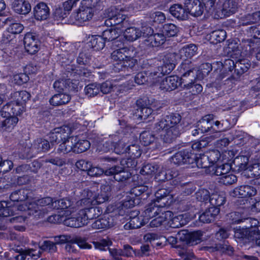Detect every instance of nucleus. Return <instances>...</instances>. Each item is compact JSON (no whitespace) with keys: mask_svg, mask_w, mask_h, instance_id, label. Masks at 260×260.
I'll return each mask as SVG.
<instances>
[{"mask_svg":"<svg viewBox=\"0 0 260 260\" xmlns=\"http://www.w3.org/2000/svg\"><path fill=\"white\" fill-rule=\"evenodd\" d=\"M181 120V116L179 114L166 115L154 124L153 132L160 134L164 142L172 143L183 132Z\"/></svg>","mask_w":260,"mask_h":260,"instance_id":"nucleus-1","label":"nucleus"},{"mask_svg":"<svg viewBox=\"0 0 260 260\" xmlns=\"http://www.w3.org/2000/svg\"><path fill=\"white\" fill-rule=\"evenodd\" d=\"M71 129L69 127L62 126L55 128L49 134V140L52 145L54 143L61 142L57 149V152L59 154H68L74 152V136H70Z\"/></svg>","mask_w":260,"mask_h":260,"instance_id":"nucleus-2","label":"nucleus"},{"mask_svg":"<svg viewBox=\"0 0 260 260\" xmlns=\"http://www.w3.org/2000/svg\"><path fill=\"white\" fill-rule=\"evenodd\" d=\"M111 186L109 184H103L99 192H93L88 189H84L82 193V199L78 204L84 206L95 205L107 201L110 196Z\"/></svg>","mask_w":260,"mask_h":260,"instance_id":"nucleus-3","label":"nucleus"},{"mask_svg":"<svg viewBox=\"0 0 260 260\" xmlns=\"http://www.w3.org/2000/svg\"><path fill=\"white\" fill-rule=\"evenodd\" d=\"M19 209L21 210H26L29 215H33L37 218H40L54 209V201L50 197L44 198L28 204L22 205Z\"/></svg>","mask_w":260,"mask_h":260,"instance_id":"nucleus-4","label":"nucleus"},{"mask_svg":"<svg viewBox=\"0 0 260 260\" xmlns=\"http://www.w3.org/2000/svg\"><path fill=\"white\" fill-rule=\"evenodd\" d=\"M27 144L24 143L20 146L19 148V155L22 159L29 158L31 157L32 152H46L51 148V143L46 139L39 138L35 139L31 144V148L26 147Z\"/></svg>","mask_w":260,"mask_h":260,"instance_id":"nucleus-5","label":"nucleus"},{"mask_svg":"<svg viewBox=\"0 0 260 260\" xmlns=\"http://www.w3.org/2000/svg\"><path fill=\"white\" fill-rule=\"evenodd\" d=\"M198 69V66L194 62L190 60H184L180 65L182 75L179 80L180 85L183 88L188 87L195 82L197 79L196 71Z\"/></svg>","mask_w":260,"mask_h":260,"instance_id":"nucleus-6","label":"nucleus"},{"mask_svg":"<svg viewBox=\"0 0 260 260\" xmlns=\"http://www.w3.org/2000/svg\"><path fill=\"white\" fill-rule=\"evenodd\" d=\"M220 156L218 151H212L206 154H200L199 156L195 155V163L199 168H208L209 173L211 174V167L217 161Z\"/></svg>","mask_w":260,"mask_h":260,"instance_id":"nucleus-7","label":"nucleus"},{"mask_svg":"<svg viewBox=\"0 0 260 260\" xmlns=\"http://www.w3.org/2000/svg\"><path fill=\"white\" fill-rule=\"evenodd\" d=\"M119 141L117 135H109L108 137H98L95 140L96 151L99 152H107L113 150L114 144Z\"/></svg>","mask_w":260,"mask_h":260,"instance_id":"nucleus-8","label":"nucleus"},{"mask_svg":"<svg viewBox=\"0 0 260 260\" xmlns=\"http://www.w3.org/2000/svg\"><path fill=\"white\" fill-rule=\"evenodd\" d=\"M213 115L209 114L204 116L197 123V127L202 133H207L211 135L212 139H217L214 136L216 133V127L215 126Z\"/></svg>","mask_w":260,"mask_h":260,"instance_id":"nucleus-9","label":"nucleus"},{"mask_svg":"<svg viewBox=\"0 0 260 260\" xmlns=\"http://www.w3.org/2000/svg\"><path fill=\"white\" fill-rule=\"evenodd\" d=\"M166 202L157 203L154 202L149 204L143 213L142 216L147 223L149 220L166 210Z\"/></svg>","mask_w":260,"mask_h":260,"instance_id":"nucleus-10","label":"nucleus"},{"mask_svg":"<svg viewBox=\"0 0 260 260\" xmlns=\"http://www.w3.org/2000/svg\"><path fill=\"white\" fill-rule=\"evenodd\" d=\"M124 12V11L121 7H111L108 12V16L111 25L120 27L121 24L124 23L126 18V15Z\"/></svg>","mask_w":260,"mask_h":260,"instance_id":"nucleus-11","label":"nucleus"},{"mask_svg":"<svg viewBox=\"0 0 260 260\" xmlns=\"http://www.w3.org/2000/svg\"><path fill=\"white\" fill-rule=\"evenodd\" d=\"M78 213L76 214L73 213L71 217H68L64 220V224L68 226L79 228L86 225L88 220L85 215H81V211H83V209L81 206L77 207V211Z\"/></svg>","mask_w":260,"mask_h":260,"instance_id":"nucleus-12","label":"nucleus"},{"mask_svg":"<svg viewBox=\"0 0 260 260\" xmlns=\"http://www.w3.org/2000/svg\"><path fill=\"white\" fill-rule=\"evenodd\" d=\"M194 160L195 154L187 150H183L175 153L171 159L172 163L177 165L193 164Z\"/></svg>","mask_w":260,"mask_h":260,"instance_id":"nucleus-13","label":"nucleus"},{"mask_svg":"<svg viewBox=\"0 0 260 260\" xmlns=\"http://www.w3.org/2000/svg\"><path fill=\"white\" fill-rule=\"evenodd\" d=\"M107 176H114L115 180L124 181L131 177V173L120 166H115L105 170Z\"/></svg>","mask_w":260,"mask_h":260,"instance_id":"nucleus-14","label":"nucleus"},{"mask_svg":"<svg viewBox=\"0 0 260 260\" xmlns=\"http://www.w3.org/2000/svg\"><path fill=\"white\" fill-rule=\"evenodd\" d=\"M78 201L74 203L73 201L68 199H62L54 201V209H68L66 210V214L72 215L77 211V208L82 205L78 204Z\"/></svg>","mask_w":260,"mask_h":260,"instance_id":"nucleus-15","label":"nucleus"},{"mask_svg":"<svg viewBox=\"0 0 260 260\" xmlns=\"http://www.w3.org/2000/svg\"><path fill=\"white\" fill-rule=\"evenodd\" d=\"M140 140L144 146H151L153 150L158 149L161 147L159 139L149 131H144L140 134Z\"/></svg>","mask_w":260,"mask_h":260,"instance_id":"nucleus-16","label":"nucleus"},{"mask_svg":"<svg viewBox=\"0 0 260 260\" xmlns=\"http://www.w3.org/2000/svg\"><path fill=\"white\" fill-rule=\"evenodd\" d=\"M26 51L30 54L36 53L39 49L40 42L32 33H27L23 39Z\"/></svg>","mask_w":260,"mask_h":260,"instance_id":"nucleus-17","label":"nucleus"},{"mask_svg":"<svg viewBox=\"0 0 260 260\" xmlns=\"http://www.w3.org/2000/svg\"><path fill=\"white\" fill-rule=\"evenodd\" d=\"M184 5L187 14L194 17L202 15L204 12V6L200 0H185Z\"/></svg>","mask_w":260,"mask_h":260,"instance_id":"nucleus-18","label":"nucleus"},{"mask_svg":"<svg viewBox=\"0 0 260 260\" xmlns=\"http://www.w3.org/2000/svg\"><path fill=\"white\" fill-rule=\"evenodd\" d=\"M162 64L157 69L162 70V73L166 74H170L175 68L176 59L174 53H167L162 58Z\"/></svg>","mask_w":260,"mask_h":260,"instance_id":"nucleus-19","label":"nucleus"},{"mask_svg":"<svg viewBox=\"0 0 260 260\" xmlns=\"http://www.w3.org/2000/svg\"><path fill=\"white\" fill-rule=\"evenodd\" d=\"M147 222L142 216H139L138 211H133L131 213L129 221L124 225L125 230H132L141 228Z\"/></svg>","mask_w":260,"mask_h":260,"instance_id":"nucleus-20","label":"nucleus"},{"mask_svg":"<svg viewBox=\"0 0 260 260\" xmlns=\"http://www.w3.org/2000/svg\"><path fill=\"white\" fill-rule=\"evenodd\" d=\"M132 48L125 47L121 48H118L113 51L111 53V59L115 61L116 63L114 64V70L115 71V66L117 67H120L122 62L124 61V59L127 57V55H130Z\"/></svg>","mask_w":260,"mask_h":260,"instance_id":"nucleus-21","label":"nucleus"},{"mask_svg":"<svg viewBox=\"0 0 260 260\" xmlns=\"http://www.w3.org/2000/svg\"><path fill=\"white\" fill-rule=\"evenodd\" d=\"M178 236L180 240L186 241L188 244L194 245L200 242L202 233L201 231L188 233L186 231H182L178 233Z\"/></svg>","mask_w":260,"mask_h":260,"instance_id":"nucleus-22","label":"nucleus"},{"mask_svg":"<svg viewBox=\"0 0 260 260\" xmlns=\"http://www.w3.org/2000/svg\"><path fill=\"white\" fill-rule=\"evenodd\" d=\"M238 8V3L235 0H225L220 10L221 18L229 17L235 14Z\"/></svg>","mask_w":260,"mask_h":260,"instance_id":"nucleus-23","label":"nucleus"},{"mask_svg":"<svg viewBox=\"0 0 260 260\" xmlns=\"http://www.w3.org/2000/svg\"><path fill=\"white\" fill-rule=\"evenodd\" d=\"M93 16L92 9L82 6L77 12L73 14L75 20L79 23H83L90 20Z\"/></svg>","mask_w":260,"mask_h":260,"instance_id":"nucleus-24","label":"nucleus"},{"mask_svg":"<svg viewBox=\"0 0 260 260\" xmlns=\"http://www.w3.org/2000/svg\"><path fill=\"white\" fill-rule=\"evenodd\" d=\"M179 80V77L177 76L166 77L161 81L159 88L165 91H172L180 85Z\"/></svg>","mask_w":260,"mask_h":260,"instance_id":"nucleus-25","label":"nucleus"},{"mask_svg":"<svg viewBox=\"0 0 260 260\" xmlns=\"http://www.w3.org/2000/svg\"><path fill=\"white\" fill-rule=\"evenodd\" d=\"M182 177L178 176L177 178L173 180L174 185H179L181 194L187 196L191 194L196 189V185L191 182L182 183L181 180Z\"/></svg>","mask_w":260,"mask_h":260,"instance_id":"nucleus-26","label":"nucleus"},{"mask_svg":"<svg viewBox=\"0 0 260 260\" xmlns=\"http://www.w3.org/2000/svg\"><path fill=\"white\" fill-rule=\"evenodd\" d=\"M21 101L14 102L8 103L3 106L1 110V114L3 117H7L11 116V113L18 115L20 114L21 108L20 105H22Z\"/></svg>","mask_w":260,"mask_h":260,"instance_id":"nucleus-27","label":"nucleus"},{"mask_svg":"<svg viewBox=\"0 0 260 260\" xmlns=\"http://www.w3.org/2000/svg\"><path fill=\"white\" fill-rule=\"evenodd\" d=\"M256 192L257 190L255 187L248 185L237 187L233 191L234 196L238 198L251 197L255 196Z\"/></svg>","mask_w":260,"mask_h":260,"instance_id":"nucleus-28","label":"nucleus"},{"mask_svg":"<svg viewBox=\"0 0 260 260\" xmlns=\"http://www.w3.org/2000/svg\"><path fill=\"white\" fill-rule=\"evenodd\" d=\"M80 206L83 209V211H81V215H85L88 221L98 217L103 213V210L100 207H95L94 205H82Z\"/></svg>","mask_w":260,"mask_h":260,"instance_id":"nucleus-29","label":"nucleus"},{"mask_svg":"<svg viewBox=\"0 0 260 260\" xmlns=\"http://www.w3.org/2000/svg\"><path fill=\"white\" fill-rule=\"evenodd\" d=\"M0 122V132H10L17 125L18 118L16 116H8Z\"/></svg>","mask_w":260,"mask_h":260,"instance_id":"nucleus-30","label":"nucleus"},{"mask_svg":"<svg viewBox=\"0 0 260 260\" xmlns=\"http://www.w3.org/2000/svg\"><path fill=\"white\" fill-rule=\"evenodd\" d=\"M35 18L38 20H46L49 15V9L44 3H40L34 9Z\"/></svg>","mask_w":260,"mask_h":260,"instance_id":"nucleus-31","label":"nucleus"},{"mask_svg":"<svg viewBox=\"0 0 260 260\" xmlns=\"http://www.w3.org/2000/svg\"><path fill=\"white\" fill-rule=\"evenodd\" d=\"M12 8L16 13L22 15L27 14L31 10L30 4L24 0H15Z\"/></svg>","mask_w":260,"mask_h":260,"instance_id":"nucleus-32","label":"nucleus"},{"mask_svg":"<svg viewBox=\"0 0 260 260\" xmlns=\"http://www.w3.org/2000/svg\"><path fill=\"white\" fill-rule=\"evenodd\" d=\"M219 213V209L218 208L210 207L200 215L199 220L203 223L211 222Z\"/></svg>","mask_w":260,"mask_h":260,"instance_id":"nucleus-33","label":"nucleus"},{"mask_svg":"<svg viewBox=\"0 0 260 260\" xmlns=\"http://www.w3.org/2000/svg\"><path fill=\"white\" fill-rule=\"evenodd\" d=\"M166 40V36L162 32V33H156L149 36L145 40L146 44L152 47H156L163 44Z\"/></svg>","mask_w":260,"mask_h":260,"instance_id":"nucleus-34","label":"nucleus"},{"mask_svg":"<svg viewBox=\"0 0 260 260\" xmlns=\"http://www.w3.org/2000/svg\"><path fill=\"white\" fill-rule=\"evenodd\" d=\"M113 225V218L109 216H104L92 223L91 226L94 229H105L109 228Z\"/></svg>","mask_w":260,"mask_h":260,"instance_id":"nucleus-35","label":"nucleus"},{"mask_svg":"<svg viewBox=\"0 0 260 260\" xmlns=\"http://www.w3.org/2000/svg\"><path fill=\"white\" fill-rule=\"evenodd\" d=\"M123 31V29L119 26H115L103 31L102 35L106 41H112L120 37Z\"/></svg>","mask_w":260,"mask_h":260,"instance_id":"nucleus-36","label":"nucleus"},{"mask_svg":"<svg viewBox=\"0 0 260 260\" xmlns=\"http://www.w3.org/2000/svg\"><path fill=\"white\" fill-rule=\"evenodd\" d=\"M172 215V212L165 210L162 212L160 213L158 216L152 219L150 222V225L151 227L155 228L158 227L164 224L169 219H171Z\"/></svg>","mask_w":260,"mask_h":260,"instance_id":"nucleus-37","label":"nucleus"},{"mask_svg":"<svg viewBox=\"0 0 260 260\" xmlns=\"http://www.w3.org/2000/svg\"><path fill=\"white\" fill-rule=\"evenodd\" d=\"M71 100L69 94L64 93H59L54 94L49 100L50 104L54 106H58L65 105Z\"/></svg>","mask_w":260,"mask_h":260,"instance_id":"nucleus-38","label":"nucleus"},{"mask_svg":"<svg viewBox=\"0 0 260 260\" xmlns=\"http://www.w3.org/2000/svg\"><path fill=\"white\" fill-rule=\"evenodd\" d=\"M170 12L174 17L178 19L185 20L188 17L186 9L183 8L182 5L179 4H175L171 7Z\"/></svg>","mask_w":260,"mask_h":260,"instance_id":"nucleus-39","label":"nucleus"},{"mask_svg":"<svg viewBox=\"0 0 260 260\" xmlns=\"http://www.w3.org/2000/svg\"><path fill=\"white\" fill-rule=\"evenodd\" d=\"M22 205L11 206L10 205L8 206V204L5 202H0V216L8 217L14 215V212L16 210L20 211H26V210H21L19 209Z\"/></svg>","mask_w":260,"mask_h":260,"instance_id":"nucleus-40","label":"nucleus"},{"mask_svg":"<svg viewBox=\"0 0 260 260\" xmlns=\"http://www.w3.org/2000/svg\"><path fill=\"white\" fill-rule=\"evenodd\" d=\"M106 41L103 36H92L88 42V46L94 50L99 51L103 49L105 45Z\"/></svg>","mask_w":260,"mask_h":260,"instance_id":"nucleus-41","label":"nucleus"},{"mask_svg":"<svg viewBox=\"0 0 260 260\" xmlns=\"http://www.w3.org/2000/svg\"><path fill=\"white\" fill-rule=\"evenodd\" d=\"M135 54V52H134L133 49L132 48L130 55H127L128 56L126 57L124 61L122 62L120 67L115 66V71L119 72L125 68L133 69L137 63V60L134 58Z\"/></svg>","mask_w":260,"mask_h":260,"instance_id":"nucleus-42","label":"nucleus"},{"mask_svg":"<svg viewBox=\"0 0 260 260\" xmlns=\"http://www.w3.org/2000/svg\"><path fill=\"white\" fill-rule=\"evenodd\" d=\"M198 50L197 46L193 44H190L183 46L179 50V55L180 57L186 60L185 58H191L196 54Z\"/></svg>","mask_w":260,"mask_h":260,"instance_id":"nucleus-43","label":"nucleus"},{"mask_svg":"<svg viewBox=\"0 0 260 260\" xmlns=\"http://www.w3.org/2000/svg\"><path fill=\"white\" fill-rule=\"evenodd\" d=\"M249 157L245 155L238 156L235 158L233 164L239 172L244 171L247 173Z\"/></svg>","mask_w":260,"mask_h":260,"instance_id":"nucleus-44","label":"nucleus"},{"mask_svg":"<svg viewBox=\"0 0 260 260\" xmlns=\"http://www.w3.org/2000/svg\"><path fill=\"white\" fill-rule=\"evenodd\" d=\"M76 143H74V153H80L87 150L90 146V142L87 140H81L77 136H74Z\"/></svg>","mask_w":260,"mask_h":260,"instance_id":"nucleus-45","label":"nucleus"},{"mask_svg":"<svg viewBox=\"0 0 260 260\" xmlns=\"http://www.w3.org/2000/svg\"><path fill=\"white\" fill-rule=\"evenodd\" d=\"M142 36V32L135 27H129L125 30L124 37L129 42H134Z\"/></svg>","mask_w":260,"mask_h":260,"instance_id":"nucleus-46","label":"nucleus"},{"mask_svg":"<svg viewBox=\"0 0 260 260\" xmlns=\"http://www.w3.org/2000/svg\"><path fill=\"white\" fill-rule=\"evenodd\" d=\"M225 202V197L224 194L222 192H214L210 196L209 202L212 207L218 208V207L223 205Z\"/></svg>","mask_w":260,"mask_h":260,"instance_id":"nucleus-47","label":"nucleus"},{"mask_svg":"<svg viewBox=\"0 0 260 260\" xmlns=\"http://www.w3.org/2000/svg\"><path fill=\"white\" fill-rule=\"evenodd\" d=\"M211 174L216 176H225L231 173L230 172L232 166L230 164H224L219 166H215L211 168Z\"/></svg>","mask_w":260,"mask_h":260,"instance_id":"nucleus-48","label":"nucleus"},{"mask_svg":"<svg viewBox=\"0 0 260 260\" xmlns=\"http://www.w3.org/2000/svg\"><path fill=\"white\" fill-rule=\"evenodd\" d=\"M28 190L21 189L13 192L10 196L11 201L15 202L25 201L28 198Z\"/></svg>","mask_w":260,"mask_h":260,"instance_id":"nucleus-49","label":"nucleus"},{"mask_svg":"<svg viewBox=\"0 0 260 260\" xmlns=\"http://www.w3.org/2000/svg\"><path fill=\"white\" fill-rule=\"evenodd\" d=\"M235 66L236 69L234 71V73H236L238 76L247 72L250 67V63L246 59H243L237 61L235 63Z\"/></svg>","mask_w":260,"mask_h":260,"instance_id":"nucleus-50","label":"nucleus"},{"mask_svg":"<svg viewBox=\"0 0 260 260\" xmlns=\"http://www.w3.org/2000/svg\"><path fill=\"white\" fill-rule=\"evenodd\" d=\"M215 126L216 127V133L214 138H219L221 135V133L226 131L231 127V125L228 120H222L221 121H215Z\"/></svg>","mask_w":260,"mask_h":260,"instance_id":"nucleus-51","label":"nucleus"},{"mask_svg":"<svg viewBox=\"0 0 260 260\" xmlns=\"http://www.w3.org/2000/svg\"><path fill=\"white\" fill-rule=\"evenodd\" d=\"M172 172L170 170L167 171L165 169L162 168L161 170L156 175L155 179L158 181H165V180L176 179L178 177L177 175L171 174Z\"/></svg>","mask_w":260,"mask_h":260,"instance_id":"nucleus-52","label":"nucleus"},{"mask_svg":"<svg viewBox=\"0 0 260 260\" xmlns=\"http://www.w3.org/2000/svg\"><path fill=\"white\" fill-rule=\"evenodd\" d=\"M152 71V69L147 71L148 83L151 85H153L159 81V78L161 76L166 74L162 73V70L159 69V70Z\"/></svg>","mask_w":260,"mask_h":260,"instance_id":"nucleus-53","label":"nucleus"},{"mask_svg":"<svg viewBox=\"0 0 260 260\" xmlns=\"http://www.w3.org/2000/svg\"><path fill=\"white\" fill-rule=\"evenodd\" d=\"M257 22V16L255 12L252 14H248L242 16L240 18V24L243 26H246Z\"/></svg>","mask_w":260,"mask_h":260,"instance_id":"nucleus-54","label":"nucleus"},{"mask_svg":"<svg viewBox=\"0 0 260 260\" xmlns=\"http://www.w3.org/2000/svg\"><path fill=\"white\" fill-rule=\"evenodd\" d=\"M179 31L178 28L174 24L168 23L164 25L162 32L168 37L175 36Z\"/></svg>","mask_w":260,"mask_h":260,"instance_id":"nucleus-55","label":"nucleus"},{"mask_svg":"<svg viewBox=\"0 0 260 260\" xmlns=\"http://www.w3.org/2000/svg\"><path fill=\"white\" fill-rule=\"evenodd\" d=\"M100 88L98 83L89 84L84 88L85 93L88 97L94 96L99 93Z\"/></svg>","mask_w":260,"mask_h":260,"instance_id":"nucleus-56","label":"nucleus"},{"mask_svg":"<svg viewBox=\"0 0 260 260\" xmlns=\"http://www.w3.org/2000/svg\"><path fill=\"white\" fill-rule=\"evenodd\" d=\"M218 67H221L223 68V73L224 71H228L230 73L232 74L233 70L236 69V66L234 61L231 59H225L223 63L221 62H217Z\"/></svg>","mask_w":260,"mask_h":260,"instance_id":"nucleus-57","label":"nucleus"},{"mask_svg":"<svg viewBox=\"0 0 260 260\" xmlns=\"http://www.w3.org/2000/svg\"><path fill=\"white\" fill-rule=\"evenodd\" d=\"M152 108H156V106L153 104H151L150 106L142 108L140 110L137 109L138 116L142 119H146L152 113Z\"/></svg>","mask_w":260,"mask_h":260,"instance_id":"nucleus-58","label":"nucleus"},{"mask_svg":"<svg viewBox=\"0 0 260 260\" xmlns=\"http://www.w3.org/2000/svg\"><path fill=\"white\" fill-rule=\"evenodd\" d=\"M150 191V189L148 186L139 185L132 188L130 190V194L135 197H138L145 192L146 194H148Z\"/></svg>","mask_w":260,"mask_h":260,"instance_id":"nucleus-59","label":"nucleus"},{"mask_svg":"<svg viewBox=\"0 0 260 260\" xmlns=\"http://www.w3.org/2000/svg\"><path fill=\"white\" fill-rule=\"evenodd\" d=\"M127 148V152L133 158L139 157L142 154L140 146L138 144H134L129 145Z\"/></svg>","mask_w":260,"mask_h":260,"instance_id":"nucleus-60","label":"nucleus"},{"mask_svg":"<svg viewBox=\"0 0 260 260\" xmlns=\"http://www.w3.org/2000/svg\"><path fill=\"white\" fill-rule=\"evenodd\" d=\"M211 39L219 43L223 41L226 38V32L223 30H216L210 34Z\"/></svg>","mask_w":260,"mask_h":260,"instance_id":"nucleus-61","label":"nucleus"},{"mask_svg":"<svg viewBox=\"0 0 260 260\" xmlns=\"http://www.w3.org/2000/svg\"><path fill=\"white\" fill-rule=\"evenodd\" d=\"M170 224L171 227L173 228H179L183 226L186 224V221L184 219V215L180 214L173 217Z\"/></svg>","mask_w":260,"mask_h":260,"instance_id":"nucleus-62","label":"nucleus"},{"mask_svg":"<svg viewBox=\"0 0 260 260\" xmlns=\"http://www.w3.org/2000/svg\"><path fill=\"white\" fill-rule=\"evenodd\" d=\"M237 181V177L233 173H230L225 176H222L219 178V182L225 185L232 184Z\"/></svg>","mask_w":260,"mask_h":260,"instance_id":"nucleus-63","label":"nucleus"},{"mask_svg":"<svg viewBox=\"0 0 260 260\" xmlns=\"http://www.w3.org/2000/svg\"><path fill=\"white\" fill-rule=\"evenodd\" d=\"M250 172L253 177L260 176V162H254L248 166L247 173Z\"/></svg>","mask_w":260,"mask_h":260,"instance_id":"nucleus-64","label":"nucleus"}]
</instances>
